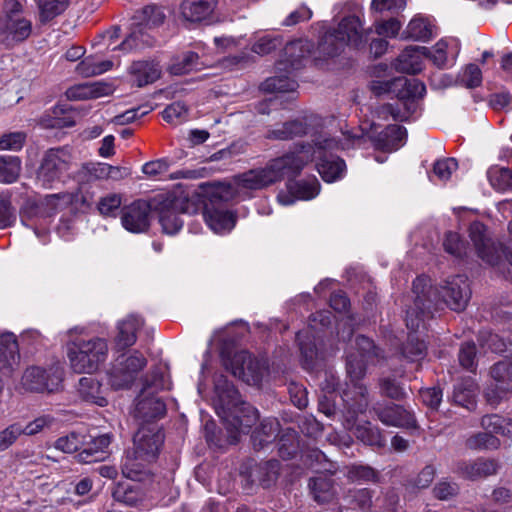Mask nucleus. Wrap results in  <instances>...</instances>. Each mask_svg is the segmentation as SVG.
<instances>
[{
  "label": "nucleus",
  "mask_w": 512,
  "mask_h": 512,
  "mask_svg": "<svg viewBox=\"0 0 512 512\" xmlns=\"http://www.w3.org/2000/svg\"><path fill=\"white\" fill-rule=\"evenodd\" d=\"M414 307L406 311V325L416 331L423 322V316L429 311L433 302L440 296L443 302L453 311H463L471 298L469 280L464 275L448 278L440 290H432L431 280L427 276H419L413 282Z\"/></svg>",
  "instance_id": "nucleus-1"
},
{
  "label": "nucleus",
  "mask_w": 512,
  "mask_h": 512,
  "mask_svg": "<svg viewBox=\"0 0 512 512\" xmlns=\"http://www.w3.org/2000/svg\"><path fill=\"white\" fill-rule=\"evenodd\" d=\"M356 350L347 356L346 370L350 384L341 396L346 409V427L349 429L355 425L356 417L364 413L369 405L367 389L360 383L366 373V363H378L385 358L383 351L363 335L356 338Z\"/></svg>",
  "instance_id": "nucleus-2"
},
{
  "label": "nucleus",
  "mask_w": 512,
  "mask_h": 512,
  "mask_svg": "<svg viewBox=\"0 0 512 512\" xmlns=\"http://www.w3.org/2000/svg\"><path fill=\"white\" fill-rule=\"evenodd\" d=\"M343 139L331 137L326 132H320L313 138V145L301 144L296 145L295 150L291 151L293 157H299L304 153L309 154V159L305 165L317 160V170L324 181L334 182L343 177L346 172V164L344 160L332 154L334 150L349 149L361 147L366 141L364 135L351 134L350 132H342Z\"/></svg>",
  "instance_id": "nucleus-3"
},
{
  "label": "nucleus",
  "mask_w": 512,
  "mask_h": 512,
  "mask_svg": "<svg viewBox=\"0 0 512 512\" xmlns=\"http://www.w3.org/2000/svg\"><path fill=\"white\" fill-rule=\"evenodd\" d=\"M218 397L216 412L226 422L229 441L236 444L241 433H248L258 419L257 411L248 403L242 402L238 391L224 376L215 381Z\"/></svg>",
  "instance_id": "nucleus-4"
},
{
  "label": "nucleus",
  "mask_w": 512,
  "mask_h": 512,
  "mask_svg": "<svg viewBox=\"0 0 512 512\" xmlns=\"http://www.w3.org/2000/svg\"><path fill=\"white\" fill-rule=\"evenodd\" d=\"M309 154L293 157L286 153L283 156L270 160L264 167L250 169L234 177V184L238 190H261L273 185L285 177H295L305 166Z\"/></svg>",
  "instance_id": "nucleus-5"
},
{
  "label": "nucleus",
  "mask_w": 512,
  "mask_h": 512,
  "mask_svg": "<svg viewBox=\"0 0 512 512\" xmlns=\"http://www.w3.org/2000/svg\"><path fill=\"white\" fill-rule=\"evenodd\" d=\"M170 388V382L158 369L149 372L143 381L142 389L136 398L135 418L149 422L161 418L166 413V405L156 393Z\"/></svg>",
  "instance_id": "nucleus-6"
},
{
  "label": "nucleus",
  "mask_w": 512,
  "mask_h": 512,
  "mask_svg": "<svg viewBox=\"0 0 512 512\" xmlns=\"http://www.w3.org/2000/svg\"><path fill=\"white\" fill-rule=\"evenodd\" d=\"M108 354L105 339L99 337L78 338L68 346V359L76 373H92L102 364Z\"/></svg>",
  "instance_id": "nucleus-7"
},
{
  "label": "nucleus",
  "mask_w": 512,
  "mask_h": 512,
  "mask_svg": "<svg viewBox=\"0 0 512 512\" xmlns=\"http://www.w3.org/2000/svg\"><path fill=\"white\" fill-rule=\"evenodd\" d=\"M284 51L287 59L277 63V70L279 72L285 71L287 74L268 78L263 84V89L266 91L294 92L298 87L297 82L288 74L301 68L303 59L310 52V44L301 40L294 41L287 44Z\"/></svg>",
  "instance_id": "nucleus-8"
},
{
  "label": "nucleus",
  "mask_w": 512,
  "mask_h": 512,
  "mask_svg": "<svg viewBox=\"0 0 512 512\" xmlns=\"http://www.w3.org/2000/svg\"><path fill=\"white\" fill-rule=\"evenodd\" d=\"M202 209V204L197 196L188 197L186 195L165 197L158 207L159 222L163 232L174 235L183 226V220L179 214H195Z\"/></svg>",
  "instance_id": "nucleus-9"
},
{
  "label": "nucleus",
  "mask_w": 512,
  "mask_h": 512,
  "mask_svg": "<svg viewBox=\"0 0 512 512\" xmlns=\"http://www.w3.org/2000/svg\"><path fill=\"white\" fill-rule=\"evenodd\" d=\"M73 163V154L68 147H55L46 150L36 172L37 182L44 188H52L61 182Z\"/></svg>",
  "instance_id": "nucleus-10"
},
{
  "label": "nucleus",
  "mask_w": 512,
  "mask_h": 512,
  "mask_svg": "<svg viewBox=\"0 0 512 512\" xmlns=\"http://www.w3.org/2000/svg\"><path fill=\"white\" fill-rule=\"evenodd\" d=\"M146 365L147 360L139 351L119 356L108 373L111 387L116 390L129 388Z\"/></svg>",
  "instance_id": "nucleus-11"
},
{
  "label": "nucleus",
  "mask_w": 512,
  "mask_h": 512,
  "mask_svg": "<svg viewBox=\"0 0 512 512\" xmlns=\"http://www.w3.org/2000/svg\"><path fill=\"white\" fill-rule=\"evenodd\" d=\"M469 236L474 243L478 256L487 264L497 266L503 257L508 262L506 255L512 251V238L509 245L499 249L486 235V227L481 222L475 221L469 227Z\"/></svg>",
  "instance_id": "nucleus-12"
},
{
  "label": "nucleus",
  "mask_w": 512,
  "mask_h": 512,
  "mask_svg": "<svg viewBox=\"0 0 512 512\" xmlns=\"http://www.w3.org/2000/svg\"><path fill=\"white\" fill-rule=\"evenodd\" d=\"M331 320L332 315L329 311H318L310 316L308 330L297 333L299 348L306 368H312L318 356L314 343V334L322 330V328L328 327L331 324Z\"/></svg>",
  "instance_id": "nucleus-13"
},
{
  "label": "nucleus",
  "mask_w": 512,
  "mask_h": 512,
  "mask_svg": "<svg viewBox=\"0 0 512 512\" xmlns=\"http://www.w3.org/2000/svg\"><path fill=\"white\" fill-rule=\"evenodd\" d=\"M164 441V434L155 423L141 425L133 439L135 453L144 461H155Z\"/></svg>",
  "instance_id": "nucleus-14"
},
{
  "label": "nucleus",
  "mask_w": 512,
  "mask_h": 512,
  "mask_svg": "<svg viewBox=\"0 0 512 512\" xmlns=\"http://www.w3.org/2000/svg\"><path fill=\"white\" fill-rule=\"evenodd\" d=\"M372 90L376 94L385 92L394 93L401 101H409L422 98L426 93V87L423 82L418 79H408L406 77H398L389 82H375ZM410 105H414L411 101Z\"/></svg>",
  "instance_id": "nucleus-15"
},
{
  "label": "nucleus",
  "mask_w": 512,
  "mask_h": 512,
  "mask_svg": "<svg viewBox=\"0 0 512 512\" xmlns=\"http://www.w3.org/2000/svg\"><path fill=\"white\" fill-rule=\"evenodd\" d=\"M227 368L231 373L249 385H258L263 377V365L247 351L236 352Z\"/></svg>",
  "instance_id": "nucleus-16"
},
{
  "label": "nucleus",
  "mask_w": 512,
  "mask_h": 512,
  "mask_svg": "<svg viewBox=\"0 0 512 512\" xmlns=\"http://www.w3.org/2000/svg\"><path fill=\"white\" fill-rule=\"evenodd\" d=\"M151 206L138 199L121 208V224L131 233H144L150 226Z\"/></svg>",
  "instance_id": "nucleus-17"
},
{
  "label": "nucleus",
  "mask_w": 512,
  "mask_h": 512,
  "mask_svg": "<svg viewBox=\"0 0 512 512\" xmlns=\"http://www.w3.org/2000/svg\"><path fill=\"white\" fill-rule=\"evenodd\" d=\"M62 378L57 370L46 371L39 367L27 368L22 376V386L31 392H54L58 390Z\"/></svg>",
  "instance_id": "nucleus-18"
},
{
  "label": "nucleus",
  "mask_w": 512,
  "mask_h": 512,
  "mask_svg": "<svg viewBox=\"0 0 512 512\" xmlns=\"http://www.w3.org/2000/svg\"><path fill=\"white\" fill-rule=\"evenodd\" d=\"M490 375L495 381V388L486 391L485 397L487 401L495 406L512 393V362L508 360L499 361L490 369Z\"/></svg>",
  "instance_id": "nucleus-19"
},
{
  "label": "nucleus",
  "mask_w": 512,
  "mask_h": 512,
  "mask_svg": "<svg viewBox=\"0 0 512 512\" xmlns=\"http://www.w3.org/2000/svg\"><path fill=\"white\" fill-rule=\"evenodd\" d=\"M370 32L369 29L364 35L360 19L356 16H348L340 21L337 28L329 35V38L358 48L367 41L366 37Z\"/></svg>",
  "instance_id": "nucleus-20"
},
{
  "label": "nucleus",
  "mask_w": 512,
  "mask_h": 512,
  "mask_svg": "<svg viewBox=\"0 0 512 512\" xmlns=\"http://www.w3.org/2000/svg\"><path fill=\"white\" fill-rule=\"evenodd\" d=\"M20 361L16 336L12 333L0 335V373L9 376L18 367Z\"/></svg>",
  "instance_id": "nucleus-21"
},
{
  "label": "nucleus",
  "mask_w": 512,
  "mask_h": 512,
  "mask_svg": "<svg viewBox=\"0 0 512 512\" xmlns=\"http://www.w3.org/2000/svg\"><path fill=\"white\" fill-rule=\"evenodd\" d=\"M203 219L215 233L229 232L236 224V215L233 212L214 205L205 206Z\"/></svg>",
  "instance_id": "nucleus-22"
},
{
  "label": "nucleus",
  "mask_w": 512,
  "mask_h": 512,
  "mask_svg": "<svg viewBox=\"0 0 512 512\" xmlns=\"http://www.w3.org/2000/svg\"><path fill=\"white\" fill-rule=\"evenodd\" d=\"M111 436L109 434L94 437L89 442L84 441L82 450L78 453V461L84 464L105 460L109 455Z\"/></svg>",
  "instance_id": "nucleus-23"
},
{
  "label": "nucleus",
  "mask_w": 512,
  "mask_h": 512,
  "mask_svg": "<svg viewBox=\"0 0 512 512\" xmlns=\"http://www.w3.org/2000/svg\"><path fill=\"white\" fill-rule=\"evenodd\" d=\"M129 74L136 86L143 87L157 81L161 77L162 68L155 60H139L131 64Z\"/></svg>",
  "instance_id": "nucleus-24"
},
{
  "label": "nucleus",
  "mask_w": 512,
  "mask_h": 512,
  "mask_svg": "<svg viewBox=\"0 0 512 512\" xmlns=\"http://www.w3.org/2000/svg\"><path fill=\"white\" fill-rule=\"evenodd\" d=\"M378 419L387 426L415 427L414 416L399 405H389L384 408H375Z\"/></svg>",
  "instance_id": "nucleus-25"
},
{
  "label": "nucleus",
  "mask_w": 512,
  "mask_h": 512,
  "mask_svg": "<svg viewBox=\"0 0 512 512\" xmlns=\"http://www.w3.org/2000/svg\"><path fill=\"white\" fill-rule=\"evenodd\" d=\"M113 88L105 82H93L76 85L67 90V97L70 100L97 99L111 94Z\"/></svg>",
  "instance_id": "nucleus-26"
},
{
  "label": "nucleus",
  "mask_w": 512,
  "mask_h": 512,
  "mask_svg": "<svg viewBox=\"0 0 512 512\" xmlns=\"http://www.w3.org/2000/svg\"><path fill=\"white\" fill-rule=\"evenodd\" d=\"M77 392L79 397L88 403L96 404L98 406H106L108 401L105 396V391L100 382L94 377H82L79 380Z\"/></svg>",
  "instance_id": "nucleus-27"
},
{
  "label": "nucleus",
  "mask_w": 512,
  "mask_h": 512,
  "mask_svg": "<svg viewBox=\"0 0 512 512\" xmlns=\"http://www.w3.org/2000/svg\"><path fill=\"white\" fill-rule=\"evenodd\" d=\"M143 320L136 316L130 315L126 319L118 323V335L116 344L124 349L134 345L137 340V331L142 327Z\"/></svg>",
  "instance_id": "nucleus-28"
},
{
  "label": "nucleus",
  "mask_w": 512,
  "mask_h": 512,
  "mask_svg": "<svg viewBox=\"0 0 512 512\" xmlns=\"http://www.w3.org/2000/svg\"><path fill=\"white\" fill-rule=\"evenodd\" d=\"M216 6V0H185L181 4L183 17L191 22H197L208 17Z\"/></svg>",
  "instance_id": "nucleus-29"
},
{
  "label": "nucleus",
  "mask_w": 512,
  "mask_h": 512,
  "mask_svg": "<svg viewBox=\"0 0 512 512\" xmlns=\"http://www.w3.org/2000/svg\"><path fill=\"white\" fill-rule=\"evenodd\" d=\"M478 392V386L471 377L462 379L454 387L453 400L456 404L472 410L475 407V398Z\"/></svg>",
  "instance_id": "nucleus-30"
},
{
  "label": "nucleus",
  "mask_w": 512,
  "mask_h": 512,
  "mask_svg": "<svg viewBox=\"0 0 512 512\" xmlns=\"http://www.w3.org/2000/svg\"><path fill=\"white\" fill-rule=\"evenodd\" d=\"M152 462L142 460L141 455L129 450L122 461V474L127 479L141 481L146 474L147 466Z\"/></svg>",
  "instance_id": "nucleus-31"
},
{
  "label": "nucleus",
  "mask_w": 512,
  "mask_h": 512,
  "mask_svg": "<svg viewBox=\"0 0 512 512\" xmlns=\"http://www.w3.org/2000/svg\"><path fill=\"white\" fill-rule=\"evenodd\" d=\"M421 47L411 46L406 48L394 62V68L402 73L416 74L421 71Z\"/></svg>",
  "instance_id": "nucleus-32"
},
{
  "label": "nucleus",
  "mask_w": 512,
  "mask_h": 512,
  "mask_svg": "<svg viewBox=\"0 0 512 512\" xmlns=\"http://www.w3.org/2000/svg\"><path fill=\"white\" fill-rule=\"evenodd\" d=\"M279 432V423L274 418H268L261 422L260 426L252 434V442L255 449H262L273 442Z\"/></svg>",
  "instance_id": "nucleus-33"
},
{
  "label": "nucleus",
  "mask_w": 512,
  "mask_h": 512,
  "mask_svg": "<svg viewBox=\"0 0 512 512\" xmlns=\"http://www.w3.org/2000/svg\"><path fill=\"white\" fill-rule=\"evenodd\" d=\"M309 488L318 503H326L331 501L335 496L333 481L326 475L314 477L309 482Z\"/></svg>",
  "instance_id": "nucleus-34"
},
{
  "label": "nucleus",
  "mask_w": 512,
  "mask_h": 512,
  "mask_svg": "<svg viewBox=\"0 0 512 512\" xmlns=\"http://www.w3.org/2000/svg\"><path fill=\"white\" fill-rule=\"evenodd\" d=\"M406 138V130L400 125L387 126L379 136V145L385 150H397Z\"/></svg>",
  "instance_id": "nucleus-35"
},
{
  "label": "nucleus",
  "mask_w": 512,
  "mask_h": 512,
  "mask_svg": "<svg viewBox=\"0 0 512 512\" xmlns=\"http://www.w3.org/2000/svg\"><path fill=\"white\" fill-rule=\"evenodd\" d=\"M112 60H99L95 56H88L76 66V71L83 77H92L100 75L111 70Z\"/></svg>",
  "instance_id": "nucleus-36"
},
{
  "label": "nucleus",
  "mask_w": 512,
  "mask_h": 512,
  "mask_svg": "<svg viewBox=\"0 0 512 512\" xmlns=\"http://www.w3.org/2000/svg\"><path fill=\"white\" fill-rule=\"evenodd\" d=\"M113 498L120 503L133 507L143 501V494L139 485L119 483L113 491Z\"/></svg>",
  "instance_id": "nucleus-37"
},
{
  "label": "nucleus",
  "mask_w": 512,
  "mask_h": 512,
  "mask_svg": "<svg viewBox=\"0 0 512 512\" xmlns=\"http://www.w3.org/2000/svg\"><path fill=\"white\" fill-rule=\"evenodd\" d=\"M286 188H288L298 200H310L318 195L320 185L316 178H311L300 181L289 180Z\"/></svg>",
  "instance_id": "nucleus-38"
},
{
  "label": "nucleus",
  "mask_w": 512,
  "mask_h": 512,
  "mask_svg": "<svg viewBox=\"0 0 512 512\" xmlns=\"http://www.w3.org/2000/svg\"><path fill=\"white\" fill-rule=\"evenodd\" d=\"M6 28L16 41L27 39L32 32V23L21 15H7Z\"/></svg>",
  "instance_id": "nucleus-39"
},
{
  "label": "nucleus",
  "mask_w": 512,
  "mask_h": 512,
  "mask_svg": "<svg viewBox=\"0 0 512 512\" xmlns=\"http://www.w3.org/2000/svg\"><path fill=\"white\" fill-rule=\"evenodd\" d=\"M21 172V160L17 156L0 155V181L3 183L15 182Z\"/></svg>",
  "instance_id": "nucleus-40"
},
{
  "label": "nucleus",
  "mask_w": 512,
  "mask_h": 512,
  "mask_svg": "<svg viewBox=\"0 0 512 512\" xmlns=\"http://www.w3.org/2000/svg\"><path fill=\"white\" fill-rule=\"evenodd\" d=\"M39 8V20L47 23L61 15L68 7V0H36Z\"/></svg>",
  "instance_id": "nucleus-41"
},
{
  "label": "nucleus",
  "mask_w": 512,
  "mask_h": 512,
  "mask_svg": "<svg viewBox=\"0 0 512 512\" xmlns=\"http://www.w3.org/2000/svg\"><path fill=\"white\" fill-rule=\"evenodd\" d=\"M199 56L193 51L183 53L181 56L174 57L168 66V71L172 75H184L197 68Z\"/></svg>",
  "instance_id": "nucleus-42"
},
{
  "label": "nucleus",
  "mask_w": 512,
  "mask_h": 512,
  "mask_svg": "<svg viewBox=\"0 0 512 512\" xmlns=\"http://www.w3.org/2000/svg\"><path fill=\"white\" fill-rule=\"evenodd\" d=\"M496 471L497 463L494 460L484 459H478L472 463L466 464L462 468L463 474L471 480L493 475Z\"/></svg>",
  "instance_id": "nucleus-43"
},
{
  "label": "nucleus",
  "mask_w": 512,
  "mask_h": 512,
  "mask_svg": "<svg viewBox=\"0 0 512 512\" xmlns=\"http://www.w3.org/2000/svg\"><path fill=\"white\" fill-rule=\"evenodd\" d=\"M404 33L406 38L415 41H428L433 34L432 25L424 18L415 17L408 23Z\"/></svg>",
  "instance_id": "nucleus-44"
},
{
  "label": "nucleus",
  "mask_w": 512,
  "mask_h": 512,
  "mask_svg": "<svg viewBox=\"0 0 512 512\" xmlns=\"http://www.w3.org/2000/svg\"><path fill=\"white\" fill-rule=\"evenodd\" d=\"M354 434L357 439L370 446L383 447L386 442L379 429L372 426L370 422L357 425Z\"/></svg>",
  "instance_id": "nucleus-45"
},
{
  "label": "nucleus",
  "mask_w": 512,
  "mask_h": 512,
  "mask_svg": "<svg viewBox=\"0 0 512 512\" xmlns=\"http://www.w3.org/2000/svg\"><path fill=\"white\" fill-rule=\"evenodd\" d=\"M306 133V126L302 121H290L281 127L269 131L267 137L275 140H289Z\"/></svg>",
  "instance_id": "nucleus-46"
},
{
  "label": "nucleus",
  "mask_w": 512,
  "mask_h": 512,
  "mask_svg": "<svg viewBox=\"0 0 512 512\" xmlns=\"http://www.w3.org/2000/svg\"><path fill=\"white\" fill-rule=\"evenodd\" d=\"M487 177L491 186L498 191L512 189L511 169L493 166L487 171Z\"/></svg>",
  "instance_id": "nucleus-47"
},
{
  "label": "nucleus",
  "mask_w": 512,
  "mask_h": 512,
  "mask_svg": "<svg viewBox=\"0 0 512 512\" xmlns=\"http://www.w3.org/2000/svg\"><path fill=\"white\" fill-rule=\"evenodd\" d=\"M485 430L512 438V419H504L499 415H486L481 420Z\"/></svg>",
  "instance_id": "nucleus-48"
},
{
  "label": "nucleus",
  "mask_w": 512,
  "mask_h": 512,
  "mask_svg": "<svg viewBox=\"0 0 512 512\" xmlns=\"http://www.w3.org/2000/svg\"><path fill=\"white\" fill-rule=\"evenodd\" d=\"M137 19H139L140 25L147 28H153L164 22L165 14L161 7L156 5H147L138 12Z\"/></svg>",
  "instance_id": "nucleus-49"
},
{
  "label": "nucleus",
  "mask_w": 512,
  "mask_h": 512,
  "mask_svg": "<svg viewBox=\"0 0 512 512\" xmlns=\"http://www.w3.org/2000/svg\"><path fill=\"white\" fill-rule=\"evenodd\" d=\"M492 433L493 431L486 430L472 435L466 441V445L470 449H497L500 445L498 438Z\"/></svg>",
  "instance_id": "nucleus-50"
},
{
  "label": "nucleus",
  "mask_w": 512,
  "mask_h": 512,
  "mask_svg": "<svg viewBox=\"0 0 512 512\" xmlns=\"http://www.w3.org/2000/svg\"><path fill=\"white\" fill-rule=\"evenodd\" d=\"M162 117L172 125H180L188 120V108L182 102H174L163 110Z\"/></svg>",
  "instance_id": "nucleus-51"
},
{
  "label": "nucleus",
  "mask_w": 512,
  "mask_h": 512,
  "mask_svg": "<svg viewBox=\"0 0 512 512\" xmlns=\"http://www.w3.org/2000/svg\"><path fill=\"white\" fill-rule=\"evenodd\" d=\"M16 220L15 209L11 205V194L6 192L0 193V229L11 226Z\"/></svg>",
  "instance_id": "nucleus-52"
},
{
  "label": "nucleus",
  "mask_w": 512,
  "mask_h": 512,
  "mask_svg": "<svg viewBox=\"0 0 512 512\" xmlns=\"http://www.w3.org/2000/svg\"><path fill=\"white\" fill-rule=\"evenodd\" d=\"M476 345L474 342H464L458 353L459 364L470 372H475L477 368L476 362Z\"/></svg>",
  "instance_id": "nucleus-53"
},
{
  "label": "nucleus",
  "mask_w": 512,
  "mask_h": 512,
  "mask_svg": "<svg viewBox=\"0 0 512 512\" xmlns=\"http://www.w3.org/2000/svg\"><path fill=\"white\" fill-rule=\"evenodd\" d=\"M403 356L410 361H418L426 355V345L415 335H410L403 347Z\"/></svg>",
  "instance_id": "nucleus-54"
},
{
  "label": "nucleus",
  "mask_w": 512,
  "mask_h": 512,
  "mask_svg": "<svg viewBox=\"0 0 512 512\" xmlns=\"http://www.w3.org/2000/svg\"><path fill=\"white\" fill-rule=\"evenodd\" d=\"M84 438L85 437L83 435L72 432L66 436L58 438L55 442V448L64 453H73L79 449L82 450Z\"/></svg>",
  "instance_id": "nucleus-55"
},
{
  "label": "nucleus",
  "mask_w": 512,
  "mask_h": 512,
  "mask_svg": "<svg viewBox=\"0 0 512 512\" xmlns=\"http://www.w3.org/2000/svg\"><path fill=\"white\" fill-rule=\"evenodd\" d=\"M447 49L448 43L444 40L438 41L431 49L421 47L423 55L431 58L433 63L439 68H444L447 65Z\"/></svg>",
  "instance_id": "nucleus-56"
},
{
  "label": "nucleus",
  "mask_w": 512,
  "mask_h": 512,
  "mask_svg": "<svg viewBox=\"0 0 512 512\" xmlns=\"http://www.w3.org/2000/svg\"><path fill=\"white\" fill-rule=\"evenodd\" d=\"M26 139L27 135L23 131L4 133L0 136V150L20 151Z\"/></svg>",
  "instance_id": "nucleus-57"
},
{
  "label": "nucleus",
  "mask_w": 512,
  "mask_h": 512,
  "mask_svg": "<svg viewBox=\"0 0 512 512\" xmlns=\"http://www.w3.org/2000/svg\"><path fill=\"white\" fill-rule=\"evenodd\" d=\"M346 499L349 504L363 511L368 510L372 505V494L367 488L349 490Z\"/></svg>",
  "instance_id": "nucleus-58"
},
{
  "label": "nucleus",
  "mask_w": 512,
  "mask_h": 512,
  "mask_svg": "<svg viewBox=\"0 0 512 512\" xmlns=\"http://www.w3.org/2000/svg\"><path fill=\"white\" fill-rule=\"evenodd\" d=\"M122 199L118 194H109L98 202V210L101 215L115 217L121 207Z\"/></svg>",
  "instance_id": "nucleus-59"
},
{
  "label": "nucleus",
  "mask_w": 512,
  "mask_h": 512,
  "mask_svg": "<svg viewBox=\"0 0 512 512\" xmlns=\"http://www.w3.org/2000/svg\"><path fill=\"white\" fill-rule=\"evenodd\" d=\"M282 44V38L279 36L260 37L253 45L252 51L260 56L267 55L277 49Z\"/></svg>",
  "instance_id": "nucleus-60"
},
{
  "label": "nucleus",
  "mask_w": 512,
  "mask_h": 512,
  "mask_svg": "<svg viewBox=\"0 0 512 512\" xmlns=\"http://www.w3.org/2000/svg\"><path fill=\"white\" fill-rule=\"evenodd\" d=\"M22 435V424L13 423L0 431V452L11 447Z\"/></svg>",
  "instance_id": "nucleus-61"
},
{
  "label": "nucleus",
  "mask_w": 512,
  "mask_h": 512,
  "mask_svg": "<svg viewBox=\"0 0 512 512\" xmlns=\"http://www.w3.org/2000/svg\"><path fill=\"white\" fill-rule=\"evenodd\" d=\"M53 423L54 418L51 415H41L25 426L22 425V435H36L42 432L44 429L51 427Z\"/></svg>",
  "instance_id": "nucleus-62"
},
{
  "label": "nucleus",
  "mask_w": 512,
  "mask_h": 512,
  "mask_svg": "<svg viewBox=\"0 0 512 512\" xmlns=\"http://www.w3.org/2000/svg\"><path fill=\"white\" fill-rule=\"evenodd\" d=\"M380 389L383 395L392 399L400 400L405 396L404 388L391 377L381 379Z\"/></svg>",
  "instance_id": "nucleus-63"
},
{
  "label": "nucleus",
  "mask_w": 512,
  "mask_h": 512,
  "mask_svg": "<svg viewBox=\"0 0 512 512\" xmlns=\"http://www.w3.org/2000/svg\"><path fill=\"white\" fill-rule=\"evenodd\" d=\"M460 82L467 88L478 87L482 82V73L475 64H469L460 77Z\"/></svg>",
  "instance_id": "nucleus-64"
}]
</instances>
